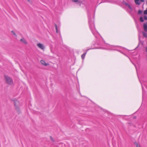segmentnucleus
<instances>
[{
    "label": "nucleus",
    "instance_id": "2eb2a0df",
    "mask_svg": "<svg viewBox=\"0 0 147 147\" xmlns=\"http://www.w3.org/2000/svg\"><path fill=\"white\" fill-rule=\"evenodd\" d=\"M134 144L136 145L137 147H139L140 146V145L138 144L136 142H134Z\"/></svg>",
    "mask_w": 147,
    "mask_h": 147
},
{
    "label": "nucleus",
    "instance_id": "9b49d317",
    "mask_svg": "<svg viewBox=\"0 0 147 147\" xmlns=\"http://www.w3.org/2000/svg\"><path fill=\"white\" fill-rule=\"evenodd\" d=\"M86 52L84 53L83 54H82L81 56V57L82 59H84L85 58V57L86 54Z\"/></svg>",
    "mask_w": 147,
    "mask_h": 147
},
{
    "label": "nucleus",
    "instance_id": "a211bd4d",
    "mask_svg": "<svg viewBox=\"0 0 147 147\" xmlns=\"http://www.w3.org/2000/svg\"><path fill=\"white\" fill-rule=\"evenodd\" d=\"M142 13V11L141 10H139L138 12V13L139 14H140Z\"/></svg>",
    "mask_w": 147,
    "mask_h": 147
},
{
    "label": "nucleus",
    "instance_id": "0eeeda50",
    "mask_svg": "<svg viewBox=\"0 0 147 147\" xmlns=\"http://www.w3.org/2000/svg\"><path fill=\"white\" fill-rule=\"evenodd\" d=\"M14 103L15 107H16V106H18V105L19 103V102L16 99L14 100Z\"/></svg>",
    "mask_w": 147,
    "mask_h": 147
},
{
    "label": "nucleus",
    "instance_id": "9d476101",
    "mask_svg": "<svg viewBox=\"0 0 147 147\" xmlns=\"http://www.w3.org/2000/svg\"><path fill=\"white\" fill-rule=\"evenodd\" d=\"M142 33L144 37L147 38V33L144 31L142 32Z\"/></svg>",
    "mask_w": 147,
    "mask_h": 147
},
{
    "label": "nucleus",
    "instance_id": "5701e85b",
    "mask_svg": "<svg viewBox=\"0 0 147 147\" xmlns=\"http://www.w3.org/2000/svg\"><path fill=\"white\" fill-rule=\"evenodd\" d=\"M146 52L147 53V47L146 48Z\"/></svg>",
    "mask_w": 147,
    "mask_h": 147
},
{
    "label": "nucleus",
    "instance_id": "f03ea898",
    "mask_svg": "<svg viewBox=\"0 0 147 147\" xmlns=\"http://www.w3.org/2000/svg\"><path fill=\"white\" fill-rule=\"evenodd\" d=\"M72 1L76 3L77 4H80L81 3L83 4L84 1V0H72Z\"/></svg>",
    "mask_w": 147,
    "mask_h": 147
},
{
    "label": "nucleus",
    "instance_id": "6e6552de",
    "mask_svg": "<svg viewBox=\"0 0 147 147\" xmlns=\"http://www.w3.org/2000/svg\"><path fill=\"white\" fill-rule=\"evenodd\" d=\"M16 109V110L18 113V114H20L21 113V111L20 110L19 108L18 107V106H16L15 107Z\"/></svg>",
    "mask_w": 147,
    "mask_h": 147
},
{
    "label": "nucleus",
    "instance_id": "b1692460",
    "mask_svg": "<svg viewBox=\"0 0 147 147\" xmlns=\"http://www.w3.org/2000/svg\"><path fill=\"white\" fill-rule=\"evenodd\" d=\"M147 2H146V4H147Z\"/></svg>",
    "mask_w": 147,
    "mask_h": 147
},
{
    "label": "nucleus",
    "instance_id": "f257e3e1",
    "mask_svg": "<svg viewBox=\"0 0 147 147\" xmlns=\"http://www.w3.org/2000/svg\"><path fill=\"white\" fill-rule=\"evenodd\" d=\"M5 83L9 85H12L13 84V79L7 76H4Z\"/></svg>",
    "mask_w": 147,
    "mask_h": 147
},
{
    "label": "nucleus",
    "instance_id": "4468645a",
    "mask_svg": "<svg viewBox=\"0 0 147 147\" xmlns=\"http://www.w3.org/2000/svg\"><path fill=\"white\" fill-rule=\"evenodd\" d=\"M125 5L126 6H128V7L130 9H131L132 8L130 5L127 3H126Z\"/></svg>",
    "mask_w": 147,
    "mask_h": 147
},
{
    "label": "nucleus",
    "instance_id": "20e7f679",
    "mask_svg": "<svg viewBox=\"0 0 147 147\" xmlns=\"http://www.w3.org/2000/svg\"><path fill=\"white\" fill-rule=\"evenodd\" d=\"M20 41L22 43L25 45L27 44V42L26 40L23 37L22 38L20 39Z\"/></svg>",
    "mask_w": 147,
    "mask_h": 147
},
{
    "label": "nucleus",
    "instance_id": "393cba45",
    "mask_svg": "<svg viewBox=\"0 0 147 147\" xmlns=\"http://www.w3.org/2000/svg\"><path fill=\"white\" fill-rule=\"evenodd\" d=\"M139 147H140V146Z\"/></svg>",
    "mask_w": 147,
    "mask_h": 147
},
{
    "label": "nucleus",
    "instance_id": "423d86ee",
    "mask_svg": "<svg viewBox=\"0 0 147 147\" xmlns=\"http://www.w3.org/2000/svg\"><path fill=\"white\" fill-rule=\"evenodd\" d=\"M146 24H147L144 23L143 25V28L144 30L146 32H147V22H146Z\"/></svg>",
    "mask_w": 147,
    "mask_h": 147
},
{
    "label": "nucleus",
    "instance_id": "412c9836",
    "mask_svg": "<svg viewBox=\"0 0 147 147\" xmlns=\"http://www.w3.org/2000/svg\"><path fill=\"white\" fill-rule=\"evenodd\" d=\"M144 18L145 20H147V17L145 16H144Z\"/></svg>",
    "mask_w": 147,
    "mask_h": 147
},
{
    "label": "nucleus",
    "instance_id": "4be33fe9",
    "mask_svg": "<svg viewBox=\"0 0 147 147\" xmlns=\"http://www.w3.org/2000/svg\"><path fill=\"white\" fill-rule=\"evenodd\" d=\"M140 1L141 2H144V0H140Z\"/></svg>",
    "mask_w": 147,
    "mask_h": 147
},
{
    "label": "nucleus",
    "instance_id": "7ed1b4c3",
    "mask_svg": "<svg viewBox=\"0 0 147 147\" xmlns=\"http://www.w3.org/2000/svg\"><path fill=\"white\" fill-rule=\"evenodd\" d=\"M37 46L38 48L42 50H44L45 48L44 46L40 43L37 44Z\"/></svg>",
    "mask_w": 147,
    "mask_h": 147
},
{
    "label": "nucleus",
    "instance_id": "39448f33",
    "mask_svg": "<svg viewBox=\"0 0 147 147\" xmlns=\"http://www.w3.org/2000/svg\"><path fill=\"white\" fill-rule=\"evenodd\" d=\"M41 63L43 65L46 66L47 65H49V64L48 63H46L45 61L43 60H41L40 61Z\"/></svg>",
    "mask_w": 147,
    "mask_h": 147
},
{
    "label": "nucleus",
    "instance_id": "6ab92c4d",
    "mask_svg": "<svg viewBox=\"0 0 147 147\" xmlns=\"http://www.w3.org/2000/svg\"><path fill=\"white\" fill-rule=\"evenodd\" d=\"M27 1L29 2L30 4H32V2L30 0H26Z\"/></svg>",
    "mask_w": 147,
    "mask_h": 147
},
{
    "label": "nucleus",
    "instance_id": "aec40b11",
    "mask_svg": "<svg viewBox=\"0 0 147 147\" xmlns=\"http://www.w3.org/2000/svg\"><path fill=\"white\" fill-rule=\"evenodd\" d=\"M50 139H51V141H53V142H55L54 139H53V138L52 137L50 136Z\"/></svg>",
    "mask_w": 147,
    "mask_h": 147
},
{
    "label": "nucleus",
    "instance_id": "f3484780",
    "mask_svg": "<svg viewBox=\"0 0 147 147\" xmlns=\"http://www.w3.org/2000/svg\"><path fill=\"white\" fill-rule=\"evenodd\" d=\"M144 13L145 15L147 14V7L146 8V9L144 11Z\"/></svg>",
    "mask_w": 147,
    "mask_h": 147
},
{
    "label": "nucleus",
    "instance_id": "1a4fd4ad",
    "mask_svg": "<svg viewBox=\"0 0 147 147\" xmlns=\"http://www.w3.org/2000/svg\"><path fill=\"white\" fill-rule=\"evenodd\" d=\"M134 1L136 5H139L140 4V3L139 2V0H134Z\"/></svg>",
    "mask_w": 147,
    "mask_h": 147
},
{
    "label": "nucleus",
    "instance_id": "ddd939ff",
    "mask_svg": "<svg viewBox=\"0 0 147 147\" xmlns=\"http://www.w3.org/2000/svg\"><path fill=\"white\" fill-rule=\"evenodd\" d=\"M55 29H56V32L57 33H58V31L57 30V25L56 24H55Z\"/></svg>",
    "mask_w": 147,
    "mask_h": 147
},
{
    "label": "nucleus",
    "instance_id": "f8f14e48",
    "mask_svg": "<svg viewBox=\"0 0 147 147\" xmlns=\"http://www.w3.org/2000/svg\"><path fill=\"white\" fill-rule=\"evenodd\" d=\"M11 33L13 34V35L15 37H17V36L16 34L15 33V32L13 31V30H12L11 31Z\"/></svg>",
    "mask_w": 147,
    "mask_h": 147
},
{
    "label": "nucleus",
    "instance_id": "dca6fc26",
    "mask_svg": "<svg viewBox=\"0 0 147 147\" xmlns=\"http://www.w3.org/2000/svg\"><path fill=\"white\" fill-rule=\"evenodd\" d=\"M140 21L142 22H144V20L142 17H141L140 18Z\"/></svg>",
    "mask_w": 147,
    "mask_h": 147
}]
</instances>
